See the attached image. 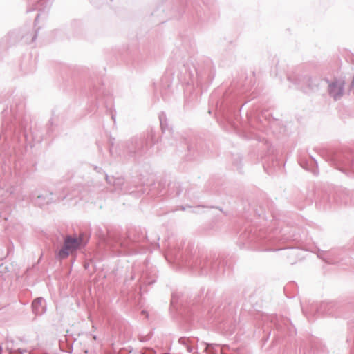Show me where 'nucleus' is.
<instances>
[{
	"label": "nucleus",
	"mask_w": 354,
	"mask_h": 354,
	"mask_svg": "<svg viewBox=\"0 0 354 354\" xmlns=\"http://www.w3.org/2000/svg\"><path fill=\"white\" fill-rule=\"evenodd\" d=\"M82 235L79 237L67 236L64 242L62 248L58 252L59 259H66L70 254L73 253L82 245Z\"/></svg>",
	"instance_id": "f257e3e1"
},
{
	"label": "nucleus",
	"mask_w": 354,
	"mask_h": 354,
	"mask_svg": "<svg viewBox=\"0 0 354 354\" xmlns=\"http://www.w3.org/2000/svg\"><path fill=\"white\" fill-rule=\"evenodd\" d=\"M336 85L335 84H333L330 86V92L331 94H333L334 96H335V95L334 94V88H335Z\"/></svg>",
	"instance_id": "7ed1b4c3"
},
{
	"label": "nucleus",
	"mask_w": 354,
	"mask_h": 354,
	"mask_svg": "<svg viewBox=\"0 0 354 354\" xmlns=\"http://www.w3.org/2000/svg\"><path fill=\"white\" fill-rule=\"evenodd\" d=\"M339 89V91H342V86H340Z\"/></svg>",
	"instance_id": "20e7f679"
},
{
	"label": "nucleus",
	"mask_w": 354,
	"mask_h": 354,
	"mask_svg": "<svg viewBox=\"0 0 354 354\" xmlns=\"http://www.w3.org/2000/svg\"><path fill=\"white\" fill-rule=\"evenodd\" d=\"M43 299L41 298L35 299L32 302V307L37 313H39V307L41 306Z\"/></svg>",
	"instance_id": "f03ea898"
}]
</instances>
